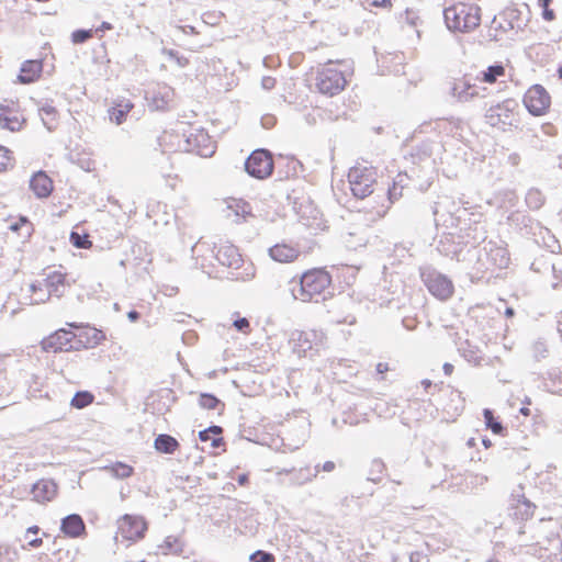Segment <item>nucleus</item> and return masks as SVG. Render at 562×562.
<instances>
[{"mask_svg":"<svg viewBox=\"0 0 562 562\" xmlns=\"http://www.w3.org/2000/svg\"><path fill=\"white\" fill-rule=\"evenodd\" d=\"M74 144H75V148L66 147V149L68 150V154H67L68 160L74 164H77L80 168L89 171L91 169L93 162L91 161L90 158L82 156L79 153L78 143H74Z\"/></svg>","mask_w":562,"mask_h":562,"instance_id":"2f4dec72","label":"nucleus"},{"mask_svg":"<svg viewBox=\"0 0 562 562\" xmlns=\"http://www.w3.org/2000/svg\"><path fill=\"white\" fill-rule=\"evenodd\" d=\"M450 94L458 102H471L479 98H485L488 93L483 87L477 74L465 72L452 79Z\"/></svg>","mask_w":562,"mask_h":562,"instance_id":"423d86ee","label":"nucleus"},{"mask_svg":"<svg viewBox=\"0 0 562 562\" xmlns=\"http://www.w3.org/2000/svg\"><path fill=\"white\" fill-rule=\"evenodd\" d=\"M94 35L93 30H76L71 33L74 44H82Z\"/></svg>","mask_w":562,"mask_h":562,"instance_id":"37998d69","label":"nucleus"},{"mask_svg":"<svg viewBox=\"0 0 562 562\" xmlns=\"http://www.w3.org/2000/svg\"><path fill=\"white\" fill-rule=\"evenodd\" d=\"M458 351L469 363L479 364L482 360L480 348L473 345L469 339H464L458 344Z\"/></svg>","mask_w":562,"mask_h":562,"instance_id":"bb28decb","label":"nucleus"},{"mask_svg":"<svg viewBox=\"0 0 562 562\" xmlns=\"http://www.w3.org/2000/svg\"><path fill=\"white\" fill-rule=\"evenodd\" d=\"M546 198L541 191L529 189V209L539 210L544 204Z\"/></svg>","mask_w":562,"mask_h":562,"instance_id":"4c0bfd02","label":"nucleus"},{"mask_svg":"<svg viewBox=\"0 0 562 562\" xmlns=\"http://www.w3.org/2000/svg\"><path fill=\"white\" fill-rule=\"evenodd\" d=\"M234 326L237 330L246 333L249 328V321L245 317L238 318L234 322Z\"/></svg>","mask_w":562,"mask_h":562,"instance_id":"5fc2aeb1","label":"nucleus"},{"mask_svg":"<svg viewBox=\"0 0 562 562\" xmlns=\"http://www.w3.org/2000/svg\"><path fill=\"white\" fill-rule=\"evenodd\" d=\"M53 188V180L44 171H37L30 180V189L38 199L49 196Z\"/></svg>","mask_w":562,"mask_h":562,"instance_id":"5701e85b","label":"nucleus"},{"mask_svg":"<svg viewBox=\"0 0 562 562\" xmlns=\"http://www.w3.org/2000/svg\"><path fill=\"white\" fill-rule=\"evenodd\" d=\"M31 493L37 503L50 502L57 494V484L49 479H42L33 484Z\"/></svg>","mask_w":562,"mask_h":562,"instance_id":"4be33fe9","label":"nucleus"},{"mask_svg":"<svg viewBox=\"0 0 562 562\" xmlns=\"http://www.w3.org/2000/svg\"><path fill=\"white\" fill-rule=\"evenodd\" d=\"M154 447L158 452L172 454L179 447L176 438L167 434H160L155 438Z\"/></svg>","mask_w":562,"mask_h":562,"instance_id":"cd10ccee","label":"nucleus"},{"mask_svg":"<svg viewBox=\"0 0 562 562\" xmlns=\"http://www.w3.org/2000/svg\"><path fill=\"white\" fill-rule=\"evenodd\" d=\"M206 430H210V435L211 434H214V435H220L221 431H222V428L220 426H211L210 428H207Z\"/></svg>","mask_w":562,"mask_h":562,"instance_id":"338daca9","label":"nucleus"},{"mask_svg":"<svg viewBox=\"0 0 562 562\" xmlns=\"http://www.w3.org/2000/svg\"><path fill=\"white\" fill-rule=\"evenodd\" d=\"M134 106V102L131 99L125 97L116 98L108 110L109 120L116 125L124 123Z\"/></svg>","mask_w":562,"mask_h":562,"instance_id":"aec40b11","label":"nucleus"},{"mask_svg":"<svg viewBox=\"0 0 562 562\" xmlns=\"http://www.w3.org/2000/svg\"><path fill=\"white\" fill-rule=\"evenodd\" d=\"M368 243L367 229H359L349 232L345 237V244L349 249L356 250L359 247H364Z\"/></svg>","mask_w":562,"mask_h":562,"instance_id":"c756f323","label":"nucleus"},{"mask_svg":"<svg viewBox=\"0 0 562 562\" xmlns=\"http://www.w3.org/2000/svg\"><path fill=\"white\" fill-rule=\"evenodd\" d=\"M14 158L12 153L0 144V172L7 170L8 167L13 166Z\"/></svg>","mask_w":562,"mask_h":562,"instance_id":"ea45409f","label":"nucleus"},{"mask_svg":"<svg viewBox=\"0 0 562 562\" xmlns=\"http://www.w3.org/2000/svg\"><path fill=\"white\" fill-rule=\"evenodd\" d=\"M483 417H484L486 427L488 429H491L494 434L499 435L503 432V430H504L503 425L495 419L494 414L490 408H485L483 411Z\"/></svg>","mask_w":562,"mask_h":562,"instance_id":"c9c22d12","label":"nucleus"},{"mask_svg":"<svg viewBox=\"0 0 562 562\" xmlns=\"http://www.w3.org/2000/svg\"><path fill=\"white\" fill-rule=\"evenodd\" d=\"M370 7L374 8H391L393 4V0H364Z\"/></svg>","mask_w":562,"mask_h":562,"instance_id":"603ef678","label":"nucleus"},{"mask_svg":"<svg viewBox=\"0 0 562 562\" xmlns=\"http://www.w3.org/2000/svg\"><path fill=\"white\" fill-rule=\"evenodd\" d=\"M445 23L453 33H471L481 24V9L471 2H457L443 11Z\"/></svg>","mask_w":562,"mask_h":562,"instance_id":"20e7f679","label":"nucleus"},{"mask_svg":"<svg viewBox=\"0 0 562 562\" xmlns=\"http://www.w3.org/2000/svg\"><path fill=\"white\" fill-rule=\"evenodd\" d=\"M11 367L10 359L8 357L0 358V391L2 393L9 392L13 386L8 378V369Z\"/></svg>","mask_w":562,"mask_h":562,"instance_id":"72a5a7b5","label":"nucleus"},{"mask_svg":"<svg viewBox=\"0 0 562 562\" xmlns=\"http://www.w3.org/2000/svg\"><path fill=\"white\" fill-rule=\"evenodd\" d=\"M277 86V79L272 76H266L261 79V87L265 90H272Z\"/></svg>","mask_w":562,"mask_h":562,"instance_id":"864d4df0","label":"nucleus"},{"mask_svg":"<svg viewBox=\"0 0 562 562\" xmlns=\"http://www.w3.org/2000/svg\"><path fill=\"white\" fill-rule=\"evenodd\" d=\"M160 549L164 554H168V553H172V552H178V550L180 549V546L178 543L177 538L167 537L164 540V543L160 546Z\"/></svg>","mask_w":562,"mask_h":562,"instance_id":"c03bdc74","label":"nucleus"},{"mask_svg":"<svg viewBox=\"0 0 562 562\" xmlns=\"http://www.w3.org/2000/svg\"><path fill=\"white\" fill-rule=\"evenodd\" d=\"M199 404L202 408L215 409L221 402L213 394L202 393L199 397Z\"/></svg>","mask_w":562,"mask_h":562,"instance_id":"58836bf2","label":"nucleus"},{"mask_svg":"<svg viewBox=\"0 0 562 562\" xmlns=\"http://www.w3.org/2000/svg\"><path fill=\"white\" fill-rule=\"evenodd\" d=\"M443 372L447 374V375H450L452 372H453V366L451 363H445L443 364Z\"/></svg>","mask_w":562,"mask_h":562,"instance_id":"69168bd1","label":"nucleus"},{"mask_svg":"<svg viewBox=\"0 0 562 562\" xmlns=\"http://www.w3.org/2000/svg\"><path fill=\"white\" fill-rule=\"evenodd\" d=\"M291 340L295 342L294 350L299 355L305 353L307 350L312 349V341L307 333L294 331L291 336Z\"/></svg>","mask_w":562,"mask_h":562,"instance_id":"473e14b6","label":"nucleus"},{"mask_svg":"<svg viewBox=\"0 0 562 562\" xmlns=\"http://www.w3.org/2000/svg\"><path fill=\"white\" fill-rule=\"evenodd\" d=\"M319 469H321V465L317 464L314 468V471H312L311 468H308V467L301 468L299 470H293V471H291V474H292L291 481L294 484H299V485L311 482L317 476Z\"/></svg>","mask_w":562,"mask_h":562,"instance_id":"c85d7f7f","label":"nucleus"},{"mask_svg":"<svg viewBox=\"0 0 562 562\" xmlns=\"http://www.w3.org/2000/svg\"><path fill=\"white\" fill-rule=\"evenodd\" d=\"M551 104V97L541 85L529 87V114L539 116L547 112Z\"/></svg>","mask_w":562,"mask_h":562,"instance_id":"6ab92c4d","label":"nucleus"},{"mask_svg":"<svg viewBox=\"0 0 562 562\" xmlns=\"http://www.w3.org/2000/svg\"><path fill=\"white\" fill-rule=\"evenodd\" d=\"M408 176L406 173H398L393 181V186L387 189V204L382 203L375 207L371 214V220L375 221L382 218L389 211L390 205L397 201L403 195V190L408 183Z\"/></svg>","mask_w":562,"mask_h":562,"instance_id":"dca6fc26","label":"nucleus"},{"mask_svg":"<svg viewBox=\"0 0 562 562\" xmlns=\"http://www.w3.org/2000/svg\"><path fill=\"white\" fill-rule=\"evenodd\" d=\"M43 71L41 60H26L22 64L19 74V81L22 83H32L40 79Z\"/></svg>","mask_w":562,"mask_h":562,"instance_id":"a878e982","label":"nucleus"},{"mask_svg":"<svg viewBox=\"0 0 562 562\" xmlns=\"http://www.w3.org/2000/svg\"><path fill=\"white\" fill-rule=\"evenodd\" d=\"M127 317L131 322H136L139 318V313L137 311H131L127 313Z\"/></svg>","mask_w":562,"mask_h":562,"instance_id":"680f3d73","label":"nucleus"},{"mask_svg":"<svg viewBox=\"0 0 562 562\" xmlns=\"http://www.w3.org/2000/svg\"><path fill=\"white\" fill-rule=\"evenodd\" d=\"M147 525L142 517L125 515L119 520L117 536L125 540L136 541L144 537Z\"/></svg>","mask_w":562,"mask_h":562,"instance_id":"4468645a","label":"nucleus"},{"mask_svg":"<svg viewBox=\"0 0 562 562\" xmlns=\"http://www.w3.org/2000/svg\"><path fill=\"white\" fill-rule=\"evenodd\" d=\"M435 128L439 130L440 132H447L458 130L459 126L453 121L440 119L435 121Z\"/></svg>","mask_w":562,"mask_h":562,"instance_id":"49530a36","label":"nucleus"},{"mask_svg":"<svg viewBox=\"0 0 562 562\" xmlns=\"http://www.w3.org/2000/svg\"><path fill=\"white\" fill-rule=\"evenodd\" d=\"M529 234L532 235L531 238L529 237V252L536 254L542 248L547 252V255L542 254L540 259H535L529 269L542 273L553 272L554 263L551 258L560 249L558 239L539 222L529 223Z\"/></svg>","mask_w":562,"mask_h":562,"instance_id":"7ed1b4c3","label":"nucleus"},{"mask_svg":"<svg viewBox=\"0 0 562 562\" xmlns=\"http://www.w3.org/2000/svg\"><path fill=\"white\" fill-rule=\"evenodd\" d=\"M387 371H389V366H387V363L379 362V363L376 364V372H378L379 374H383V373H385V372H387Z\"/></svg>","mask_w":562,"mask_h":562,"instance_id":"bf43d9fd","label":"nucleus"},{"mask_svg":"<svg viewBox=\"0 0 562 562\" xmlns=\"http://www.w3.org/2000/svg\"><path fill=\"white\" fill-rule=\"evenodd\" d=\"M337 323L339 324H353L356 322V317L351 314H348L347 316H345L344 318H337L336 319Z\"/></svg>","mask_w":562,"mask_h":562,"instance_id":"4d7b16f0","label":"nucleus"},{"mask_svg":"<svg viewBox=\"0 0 562 562\" xmlns=\"http://www.w3.org/2000/svg\"><path fill=\"white\" fill-rule=\"evenodd\" d=\"M508 514L509 516L519 522L518 532L520 535L524 531V520L527 514V498L525 495V483L518 482L510 491L508 499Z\"/></svg>","mask_w":562,"mask_h":562,"instance_id":"ddd939ff","label":"nucleus"},{"mask_svg":"<svg viewBox=\"0 0 562 562\" xmlns=\"http://www.w3.org/2000/svg\"><path fill=\"white\" fill-rule=\"evenodd\" d=\"M104 470L110 472L116 479H126L133 474V468L122 462H116L110 467H105Z\"/></svg>","mask_w":562,"mask_h":562,"instance_id":"f704fd0d","label":"nucleus"},{"mask_svg":"<svg viewBox=\"0 0 562 562\" xmlns=\"http://www.w3.org/2000/svg\"><path fill=\"white\" fill-rule=\"evenodd\" d=\"M384 469H385V465H384L383 461L380 459H374L371 462V465L369 469L368 480L373 483L380 482L381 475H382Z\"/></svg>","mask_w":562,"mask_h":562,"instance_id":"e433bc0d","label":"nucleus"},{"mask_svg":"<svg viewBox=\"0 0 562 562\" xmlns=\"http://www.w3.org/2000/svg\"><path fill=\"white\" fill-rule=\"evenodd\" d=\"M92 402V395L88 392H78L71 400V405L76 408H83Z\"/></svg>","mask_w":562,"mask_h":562,"instance_id":"a19ab883","label":"nucleus"},{"mask_svg":"<svg viewBox=\"0 0 562 562\" xmlns=\"http://www.w3.org/2000/svg\"><path fill=\"white\" fill-rule=\"evenodd\" d=\"M186 151L194 153L200 157H212L216 151V143H187Z\"/></svg>","mask_w":562,"mask_h":562,"instance_id":"7c9ffc66","label":"nucleus"},{"mask_svg":"<svg viewBox=\"0 0 562 562\" xmlns=\"http://www.w3.org/2000/svg\"><path fill=\"white\" fill-rule=\"evenodd\" d=\"M376 179V169L364 164H357L348 172L351 192L359 199H364L374 192Z\"/></svg>","mask_w":562,"mask_h":562,"instance_id":"0eeeda50","label":"nucleus"},{"mask_svg":"<svg viewBox=\"0 0 562 562\" xmlns=\"http://www.w3.org/2000/svg\"><path fill=\"white\" fill-rule=\"evenodd\" d=\"M216 260L225 267L238 268L241 263V256L236 246L225 243L215 247Z\"/></svg>","mask_w":562,"mask_h":562,"instance_id":"412c9836","label":"nucleus"},{"mask_svg":"<svg viewBox=\"0 0 562 562\" xmlns=\"http://www.w3.org/2000/svg\"><path fill=\"white\" fill-rule=\"evenodd\" d=\"M113 30V25L110 23V22H102L94 31L93 33L99 37V38H102V34L100 33H103L105 31H111Z\"/></svg>","mask_w":562,"mask_h":562,"instance_id":"6e6d98bb","label":"nucleus"},{"mask_svg":"<svg viewBox=\"0 0 562 562\" xmlns=\"http://www.w3.org/2000/svg\"><path fill=\"white\" fill-rule=\"evenodd\" d=\"M42 543H43V540L41 538H35L29 542V546H31L33 548H38L42 546Z\"/></svg>","mask_w":562,"mask_h":562,"instance_id":"0e129e2a","label":"nucleus"},{"mask_svg":"<svg viewBox=\"0 0 562 562\" xmlns=\"http://www.w3.org/2000/svg\"><path fill=\"white\" fill-rule=\"evenodd\" d=\"M533 542L529 543V554L543 561L562 562V526L552 518H538L531 526Z\"/></svg>","mask_w":562,"mask_h":562,"instance_id":"f03ea898","label":"nucleus"},{"mask_svg":"<svg viewBox=\"0 0 562 562\" xmlns=\"http://www.w3.org/2000/svg\"><path fill=\"white\" fill-rule=\"evenodd\" d=\"M558 331H559L560 337L562 339V313L560 314V317L558 319Z\"/></svg>","mask_w":562,"mask_h":562,"instance_id":"774afa93","label":"nucleus"},{"mask_svg":"<svg viewBox=\"0 0 562 562\" xmlns=\"http://www.w3.org/2000/svg\"><path fill=\"white\" fill-rule=\"evenodd\" d=\"M479 260L486 265L488 268H506L509 263V256L507 249L496 245L493 241H488L483 247V252L480 254Z\"/></svg>","mask_w":562,"mask_h":562,"instance_id":"f3484780","label":"nucleus"},{"mask_svg":"<svg viewBox=\"0 0 562 562\" xmlns=\"http://www.w3.org/2000/svg\"><path fill=\"white\" fill-rule=\"evenodd\" d=\"M70 241L76 248L87 249L91 246V241L87 235H81L77 232H71Z\"/></svg>","mask_w":562,"mask_h":562,"instance_id":"79ce46f5","label":"nucleus"},{"mask_svg":"<svg viewBox=\"0 0 562 562\" xmlns=\"http://www.w3.org/2000/svg\"><path fill=\"white\" fill-rule=\"evenodd\" d=\"M30 289H31V292L33 293L32 301L35 304H37L35 302L36 297H38L40 295H43V294H47V290L45 289V286L43 284V280L42 281H37L36 283H32L30 285Z\"/></svg>","mask_w":562,"mask_h":562,"instance_id":"8fccbe9b","label":"nucleus"},{"mask_svg":"<svg viewBox=\"0 0 562 562\" xmlns=\"http://www.w3.org/2000/svg\"><path fill=\"white\" fill-rule=\"evenodd\" d=\"M268 252L272 260L281 263L293 262L300 256L297 248L284 243L270 247Z\"/></svg>","mask_w":562,"mask_h":562,"instance_id":"b1692460","label":"nucleus"},{"mask_svg":"<svg viewBox=\"0 0 562 562\" xmlns=\"http://www.w3.org/2000/svg\"><path fill=\"white\" fill-rule=\"evenodd\" d=\"M76 335L64 328L56 330L48 337L44 338L41 342L42 349L46 352H61V351H70L74 349L71 345Z\"/></svg>","mask_w":562,"mask_h":562,"instance_id":"2eb2a0df","label":"nucleus"},{"mask_svg":"<svg viewBox=\"0 0 562 562\" xmlns=\"http://www.w3.org/2000/svg\"><path fill=\"white\" fill-rule=\"evenodd\" d=\"M552 0H538V5L542 8V18L546 21H553L555 19V13L552 9H550V4Z\"/></svg>","mask_w":562,"mask_h":562,"instance_id":"a18cd8bd","label":"nucleus"},{"mask_svg":"<svg viewBox=\"0 0 562 562\" xmlns=\"http://www.w3.org/2000/svg\"><path fill=\"white\" fill-rule=\"evenodd\" d=\"M175 88L165 82H157L145 94V100L151 111H169L175 103Z\"/></svg>","mask_w":562,"mask_h":562,"instance_id":"1a4fd4ad","label":"nucleus"},{"mask_svg":"<svg viewBox=\"0 0 562 562\" xmlns=\"http://www.w3.org/2000/svg\"><path fill=\"white\" fill-rule=\"evenodd\" d=\"M43 284L47 290V294L40 295L35 299L36 303H45L50 296L61 297L65 294L66 288L70 286V284L66 281L65 274L58 271H54L45 279H43Z\"/></svg>","mask_w":562,"mask_h":562,"instance_id":"a211bd4d","label":"nucleus"},{"mask_svg":"<svg viewBox=\"0 0 562 562\" xmlns=\"http://www.w3.org/2000/svg\"><path fill=\"white\" fill-rule=\"evenodd\" d=\"M60 530L67 537L77 538L86 532V525L80 515L70 514L61 519Z\"/></svg>","mask_w":562,"mask_h":562,"instance_id":"393cba45","label":"nucleus"},{"mask_svg":"<svg viewBox=\"0 0 562 562\" xmlns=\"http://www.w3.org/2000/svg\"><path fill=\"white\" fill-rule=\"evenodd\" d=\"M272 559V554L262 551H258L250 555L251 562H270Z\"/></svg>","mask_w":562,"mask_h":562,"instance_id":"3c124183","label":"nucleus"},{"mask_svg":"<svg viewBox=\"0 0 562 562\" xmlns=\"http://www.w3.org/2000/svg\"><path fill=\"white\" fill-rule=\"evenodd\" d=\"M419 272L423 283L436 299L447 301L453 295L454 285L449 277L431 266L422 267Z\"/></svg>","mask_w":562,"mask_h":562,"instance_id":"6e6552de","label":"nucleus"},{"mask_svg":"<svg viewBox=\"0 0 562 562\" xmlns=\"http://www.w3.org/2000/svg\"><path fill=\"white\" fill-rule=\"evenodd\" d=\"M26 125V119L18 100L0 102V126L11 132H20Z\"/></svg>","mask_w":562,"mask_h":562,"instance_id":"9b49d317","label":"nucleus"},{"mask_svg":"<svg viewBox=\"0 0 562 562\" xmlns=\"http://www.w3.org/2000/svg\"><path fill=\"white\" fill-rule=\"evenodd\" d=\"M533 356L537 360L541 358H546L549 350L547 345L543 341H536L532 346Z\"/></svg>","mask_w":562,"mask_h":562,"instance_id":"de8ad7c7","label":"nucleus"},{"mask_svg":"<svg viewBox=\"0 0 562 562\" xmlns=\"http://www.w3.org/2000/svg\"><path fill=\"white\" fill-rule=\"evenodd\" d=\"M352 72V66L348 60L329 59L312 68L310 88L322 95L333 98L346 89Z\"/></svg>","mask_w":562,"mask_h":562,"instance_id":"f257e3e1","label":"nucleus"},{"mask_svg":"<svg viewBox=\"0 0 562 562\" xmlns=\"http://www.w3.org/2000/svg\"><path fill=\"white\" fill-rule=\"evenodd\" d=\"M199 437L201 441H207L211 439L210 430H202L199 432Z\"/></svg>","mask_w":562,"mask_h":562,"instance_id":"052dcab7","label":"nucleus"},{"mask_svg":"<svg viewBox=\"0 0 562 562\" xmlns=\"http://www.w3.org/2000/svg\"><path fill=\"white\" fill-rule=\"evenodd\" d=\"M237 482L239 485H246L248 483V475L247 474L238 475Z\"/></svg>","mask_w":562,"mask_h":562,"instance_id":"e2e57ef3","label":"nucleus"},{"mask_svg":"<svg viewBox=\"0 0 562 562\" xmlns=\"http://www.w3.org/2000/svg\"><path fill=\"white\" fill-rule=\"evenodd\" d=\"M331 283V277L324 269H313L305 272L300 282L292 289L295 300L308 302L322 294Z\"/></svg>","mask_w":562,"mask_h":562,"instance_id":"39448f33","label":"nucleus"},{"mask_svg":"<svg viewBox=\"0 0 562 562\" xmlns=\"http://www.w3.org/2000/svg\"><path fill=\"white\" fill-rule=\"evenodd\" d=\"M247 173L257 179H265L273 171L271 154L266 149H255L245 161Z\"/></svg>","mask_w":562,"mask_h":562,"instance_id":"f8f14e48","label":"nucleus"},{"mask_svg":"<svg viewBox=\"0 0 562 562\" xmlns=\"http://www.w3.org/2000/svg\"><path fill=\"white\" fill-rule=\"evenodd\" d=\"M476 74L488 93V87L505 85L512 78V66L508 60H496Z\"/></svg>","mask_w":562,"mask_h":562,"instance_id":"9d476101","label":"nucleus"},{"mask_svg":"<svg viewBox=\"0 0 562 562\" xmlns=\"http://www.w3.org/2000/svg\"><path fill=\"white\" fill-rule=\"evenodd\" d=\"M336 468L335 463L333 461H326L323 465H322V470L325 471V472H331L334 471Z\"/></svg>","mask_w":562,"mask_h":562,"instance_id":"13d9d810","label":"nucleus"},{"mask_svg":"<svg viewBox=\"0 0 562 562\" xmlns=\"http://www.w3.org/2000/svg\"><path fill=\"white\" fill-rule=\"evenodd\" d=\"M532 426H533V432L537 436H540L544 431L547 426H546L542 415L537 414L532 417Z\"/></svg>","mask_w":562,"mask_h":562,"instance_id":"09e8293b","label":"nucleus"}]
</instances>
